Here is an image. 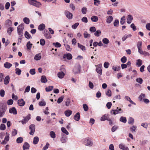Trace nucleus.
Listing matches in <instances>:
<instances>
[{
	"instance_id": "28",
	"label": "nucleus",
	"mask_w": 150,
	"mask_h": 150,
	"mask_svg": "<svg viewBox=\"0 0 150 150\" xmlns=\"http://www.w3.org/2000/svg\"><path fill=\"white\" fill-rule=\"evenodd\" d=\"M45 25L44 24H40L38 27V29L40 30H42L45 28Z\"/></svg>"
},
{
	"instance_id": "51",
	"label": "nucleus",
	"mask_w": 150,
	"mask_h": 150,
	"mask_svg": "<svg viewBox=\"0 0 150 150\" xmlns=\"http://www.w3.org/2000/svg\"><path fill=\"white\" fill-rule=\"evenodd\" d=\"M14 30V28L13 27H10L8 28L7 30V32L9 34L11 33V32Z\"/></svg>"
},
{
	"instance_id": "52",
	"label": "nucleus",
	"mask_w": 150,
	"mask_h": 150,
	"mask_svg": "<svg viewBox=\"0 0 150 150\" xmlns=\"http://www.w3.org/2000/svg\"><path fill=\"white\" fill-rule=\"evenodd\" d=\"M53 88V87L52 86H49L45 88L47 92H49L51 91Z\"/></svg>"
},
{
	"instance_id": "17",
	"label": "nucleus",
	"mask_w": 150,
	"mask_h": 150,
	"mask_svg": "<svg viewBox=\"0 0 150 150\" xmlns=\"http://www.w3.org/2000/svg\"><path fill=\"white\" fill-rule=\"evenodd\" d=\"M29 147L30 146L29 144L27 142H25L23 145V150H25L26 149H29Z\"/></svg>"
},
{
	"instance_id": "2",
	"label": "nucleus",
	"mask_w": 150,
	"mask_h": 150,
	"mask_svg": "<svg viewBox=\"0 0 150 150\" xmlns=\"http://www.w3.org/2000/svg\"><path fill=\"white\" fill-rule=\"evenodd\" d=\"M28 2L29 4L37 7H40L42 5L40 2L37 1L35 0H28Z\"/></svg>"
},
{
	"instance_id": "40",
	"label": "nucleus",
	"mask_w": 150,
	"mask_h": 150,
	"mask_svg": "<svg viewBox=\"0 0 150 150\" xmlns=\"http://www.w3.org/2000/svg\"><path fill=\"white\" fill-rule=\"evenodd\" d=\"M61 131L64 133L66 134L67 135H68L69 134L67 130L66 129L63 127L61 128Z\"/></svg>"
},
{
	"instance_id": "35",
	"label": "nucleus",
	"mask_w": 150,
	"mask_h": 150,
	"mask_svg": "<svg viewBox=\"0 0 150 150\" xmlns=\"http://www.w3.org/2000/svg\"><path fill=\"white\" fill-rule=\"evenodd\" d=\"M101 32L100 30H98L94 33V35L96 37H99L101 35Z\"/></svg>"
},
{
	"instance_id": "56",
	"label": "nucleus",
	"mask_w": 150,
	"mask_h": 150,
	"mask_svg": "<svg viewBox=\"0 0 150 150\" xmlns=\"http://www.w3.org/2000/svg\"><path fill=\"white\" fill-rule=\"evenodd\" d=\"M83 107L84 110L85 111H87L88 110V107L86 104H83Z\"/></svg>"
},
{
	"instance_id": "24",
	"label": "nucleus",
	"mask_w": 150,
	"mask_h": 150,
	"mask_svg": "<svg viewBox=\"0 0 150 150\" xmlns=\"http://www.w3.org/2000/svg\"><path fill=\"white\" fill-rule=\"evenodd\" d=\"M72 112L71 111L69 110H68L65 112L64 113L65 115L66 116L69 117L71 115Z\"/></svg>"
},
{
	"instance_id": "41",
	"label": "nucleus",
	"mask_w": 150,
	"mask_h": 150,
	"mask_svg": "<svg viewBox=\"0 0 150 150\" xmlns=\"http://www.w3.org/2000/svg\"><path fill=\"white\" fill-rule=\"evenodd\" d=\"M83 35L85 38H89L91 36L86 31L84 32Z\"/></svg>"
},
{
	"instance_id": "8",
	"label": "nucleus",
	"mask_w": 150,
	"mask_h": 150,
	"mask_svg": "<svg viewBox=\"0 0 150 150\" xmlns=\"http://www.w3.org/2000/svg\"><path fill=\"white\" fill-rule=\"evenodd\" d=\"M102 66L101 64H99L98 66L96 65V67H97V68L96 69V71L97 73L99 74L100 75H101L102 73V70L101 69V67Z\"/></svg>"
},
{
	"instance_id": "62",
	"label": "nucleus",
	"mask_w": 150,
	"mask_h": 150,
	"mask_svg": "<svg viewBox=\"0 0 150 150\" xmlns=\"http://www.w3.org/2000/svg\"><path fill=\"white\" fill-rule=\"evenodd\" d=\"M142 45V42L141 41L138 42L137 44V46L138 49L141 48Z\"/></svg>"
},
{
	"instance_id": "45",
	"label": "nucleus",
	"mask_w": 150,
	"mask_h": 150,
	"mask_svg": "<svg viewBox=\"0 0 150 150\" xmlns=\"http://www.w3.org/2000/svg\"><path fill=\"white\" fill-rule=\"evenodd\" d=\"M106 95L108 97L111 96V91L110 89H108L105 93Z\"/></svg>"
},
{
	"instance_id": "5",
	"label": "nucleus",
	"mask_w": 150,
	"mask_h": 150,
	"mask_svg": "<svg viewBox=\"0 0 150 150\" xmlns=\"http://www.w3.org/2000/svg\"><path fill=\"white\" fill-rule=\"evenodd\" d=\"M7 109V105L6 103L3 102L0 103V110L6 111Z\"/></svg>"
},
{
	"instance_id": "32",
	"label": "nucleus",
	"mask_w": 150,
	"mask_h": 150,
	"mask_svg": "<svg viewBox=\"0 0 150 150\" xmlns=\"http://www.w3.org/2000/svg\"><path fill=\"white\" fill-rule=\"evenodd\" d=\"M78 47H79L83 51H84L86 50V47L80 44L79 43H78Z\"/></svg>"
},
{
	"instance_id": "21",
	"label": "nucleus",
	"mask_w": 150,
	"mask_h": 150,
	"mask_svg": "<svg viewBox=\"0 0 150 150\" xmlns=\"http://www.w3.org/2000/svg\"><path fill=\"white\" fill-rule=\"evenodd\" d=\"M74 119L76 121H78L80 119V115L79 112L77 113L74 116Z\"/></svg>"
},
{
	"instance_id": "18",
	"label": "nucleus",
	"mask_w": 150,
	"mask_h": 150,
	"mask_svg": "<svg viewBox=\"0 0 150 150\" xmlns=\"http://www.w3.org/2000/svg\"><path fill=\"white\" fill-rule=\"evenodd\" d=\"M125 99L130 102V103L134 105H136V103H134L130 99V98L127 96H126L125 97Z\"/></svg>"
},
{
	"instance_id": "1",
	"label": "nucleus",
	"mask_w": 150,
	"mask_h": 150,
	"mask_svg": "<svg viewBox=\"0 0 150 150\" xmlns=\"http://www.w3.org/2000/svg\"><path fill=\"white\" fill-rule=\"evenodd\" d=\"M24 25L23 23H21L17 27V33L20 37H21L23 35V31L24 29Z\"/></svg>"
},
{
	"instance_id": "13",
	"label": "nucleus",
	"mask_w": 150,
	"mask_h": 150,
	"mask_svg": "<svg viewBox=\"0 0 150 150\" xmlns=\"http://www.w3.org/2000/svg\"><path fill=\"white\" fill-rule=\"evenodd\" d=\"M9 112L10 113L13 114L14 115H16L17 114L16 110V108L14 107L9 109Z\"/></svg>"
},
{
	"instance_id": "23",
	"label": "nucleus",
	"mask_w": 150,
	"mask_h": 150,
	"mask_svg": "<svg viewBox=\"0 0 150 150\" xmlns=\"http://www.w3.org/2000/svg\"><path fill=\"white\" fill-rule=\"evenodd\" d=\"M10 81V78L9 76H6L4 79V83L5 85H7L8 84L9 82Z\"/></svg>"
},
{
	"instance_id": "11",
	"label": "nucleus",
	"mask_w": 150,
	"mask_h": 150,
	"mask_svg": "<svg viewBox=\"0 0 150 150\" xmlns=\"http://www.w3.org/2000/svg\"><path fill=\"white\" fill-rule=\"evenodd\" d=\"M72 57V55L69 53L64 54L63 56V59L67 58L68 60L71 59Z\"/></svg>"
},
{
	"instance_id": "34",
	"label": "nucleus",
	"mask_w": 150,
	"mask_h": 150,
	"mask_svg": "<svg viewBox=\"0 0 150 150\" xmlns=\"http://www.w3.org/2000/svg\"><path fill=\"white\" fill-rule=\"evenodd\" d=\"M47 80L46 77L44 76H42L41 77V81L42 83H45L47 82Z\"/></svg>"
},
{
	"instance_id": "46",
	"label": "nucleus",
	"mask_w": 150,
	"mask_h": 150,
	"mask_svg": "<svg viewBox=\"0 0 150 150\" xmlns=\"http://www.w3.org/2000/svg\"><path fill=\"white\" fill-rule=\"evenodd\" d=\"M120 66H113L112 69L114 70L115 71H119L120 69Z\"/></svg>"
},
{
	"instance_id": "60",
	"label": "nucleus",
	"mask_w": 150,
	"mask_h": 150,
	"mask_svg": "<svg viewBox=\"0 0 150 150\" xmlns=\"http://www.w3.org/2000/svg\"><path fill=\"white\" fill-rule=\"evenodd\" d=\"M64 45L67 50L69 51H71V48L70 46L69 45L67 44H64Z\"/></svg>"
},
{
	"instance_id": "47",
	"label": "nucleus",
	"mask_w": 150,
	"mask_h": 150,
	"mask_svg": "<svg viewBox=\"0 0 150 150\" xmlns=\"http://www.w3.org/2000/svg\"><path fill=\"white\" fill-rule=\"evenodd\" d=\"M145 97V95L144 94L141 93L139 97V99L141 101Z\"/></svg>"
},
{
	"instance_id": "20",
	"label": "nucleus",
	"mask_w": 150,
	"mask_h": 150,
	"mask_svg": "<svg viewBox=\"0 0 150 150\" xmlns=\"http://www.w3.org/2000/svg\"><path fill=\"white\" fill-rule=\"evenodd\" d=\"M12 64L8 62H6L4 64V67L7 69H9L12 66Z\"/></svg>"
},
{
	"instance_id": "25",
	"label": "nucleus",
	"mask_w": 150,
	"mask_h": 150,
	"mask_svg": "<svg viewBox=\"0 0 150 150\" xmlns=\"http://www.w3.org/2000/svg\"><path fill=\"white\" fill-rule=\"evenodd\" d=\"M24 35L25 37L28 39H29L30 38H31V35L27 31H26L24 34Z\"/></svg>"
},
{
	"instance_id": "36",
	"label": "nucleus",
	"mask_w": 150,
	"mask_h": 150,
	"mask_svg": "<svg viewBox=\"0 0 150 150\" xmlns=\"http://www.w3.org/2000/svg\"><path fill=\"white\" fill-rule=\"evenodd\" d=\"M125 16H124L121 18L120 23L121 25L124 24L125 22Z\"/></svg>"
},
{
	"instance_id": "54",
	"label": "nucleus",
	"mask_w": 150,
	"mask_h": 150,
	"mask_svg": "<svg viewBox=\"0 0 150 150\" xmlns=\"http://www.w3.org/2000/svg\"><path fill=\"white\" fill-rule=\"evenodd\" d=\"M46 105V103L43 100L40 101L39 103V105L41 106H45Z\"/></svg>"
},
{
	"instance_id": "37",
	"label": "nucleus",
	"mask_w": 150,
	"mask_h": 150,
	"mask_svg": "<svg viewBox=\"0 0 150 150\" xmlns=\"http://www.w3.org/2000/svg\"><path fill=\"white\" fill-rule=\"evenodd\" d=\"M50 135L52 138L54 139L56 137V134L53 131H51L50 133Z\"/></svg>"
},
{
	"instance_id": "6",
	"label": "nucleus",
	"mask_w": 150,
	"mask_h": 150,
	"mask_svg": "<svg viewBox=\"0 0 150 150\" xmlns=\"http://www.w3.org/2000/svg\"><path fill=\"white\" fill-rule=\"evenodd\" d=\"M6 135L4 139V140L2 141L1 144H5L8 141L9 139V134L8 133H6Z\"/></svg>"
},
{
	"instance_id": "50",
	"label": "nucleus",
	"mask_w": 150,
	"mask_h": 150,
	"mask_svg": "<svg viewBox=\"0 0 150 150\" xmlns=\"http://www.w3.org/2000/svg\"><path fill=\"white\" fill-rule=\"evenodd\" d=\"M23 141V139L22 137H18L16 140L17 142L18 143H21Z\"/></svg>"
},
{
	"instance_id": "59",
	"label": "nucleus",
	"mask_w": 150,
	"mask_h": 150,
	"mask_svg": "<svg viewBox=\"0 0 150 150\" xmlns=\"http://www.w3.org/2000/svg\"><path fill=\"white\" fill-rule=\"evenodd\" d=\"M45 42L44 39H41L40 40V45L43 46L45 44Z\"/></svg>"
},
{
	"instance_id": "31",
	"label": "nucleus",
	"mask_w": 150,
	"mask_h": 150,
	"mask_svg": "<svg viewBox=\"0 0 150 150\" xmlns=\"http://www.w3.org/2000/svg\"><path fill=\"white\" fill-rule=\"evenodd\" d=\"M39 140V138L38 137H34L33 140V144H38Z\"/></svg>"
},
{
	"instance_id": "64",
	"label": "nucleus",
	"mask_w": 150,
	"mask_h": 150,
	"mask_svg": "<svg viewBox=\"0 0 150 150\" xmlns=\"http://www.w3.org/2000/svg\"><path fill=\"white\" fill-rule=\"evenodd\" d=\"M78 23H76L72 26V28L73 29H76L79 25Z\"/></svg>"
},
{
	"instance_id": "3",
	"label": "nucleus",
	"mask_w": 150,
	"mask_h": 150,
	"mask_svg": "<svg viewBox=\"0 0 150 150\" xmlns=\"http://www.w3.org/2000/svg\"><path fill=\"white\" fill-rule=\"evenodd\" d=\"M84 143L87 146H91L93 145L92 140L89 138H86L84 139Z\"/></svg>"
},
{
	"instance_id": "33",
	"label": "nucleus",
	"mask_w": 150,
	"mask_h": 150,
	"mask_svg": "<svg viewBox=\"0 0 150 150\" xmlns=\"http://www.w3.org/2000/svg\"><path fill=\"white\" fill-rule=\"evenodd\" d=\"M41 57V56L40 54H36L34 57V59L36 60H40Z\"/></svg>"
},
{
	"instance_id": "43",
	"label": "nucleus",
	"mask_w": 150,
	"mask_h": 150,
	"mask_svg": "<svg viewBox=\"0 0 150 150\" xmlns=\"http://www.w3.org/2000/svg\"><path fill=\"white\" fill-rule=\"evenodd\" d=\"M102 41L103 43L105 44H108L110 42L109 41L108 39L106 38L103 39Z\"/></svg>"
},
{
	"instance_id": "4",
	"label": "nucleus",
	"mask_w": 150,
	"mask_h": 150,
	"mask_svg": "<svg viewBox=\"0 0 150 150\" xmlns=\"http://www.w3.org/2000/svg\"><path fill=\"white\" fill-rule=\"evenodd\" d=\"M123 111H122L121 108H119L117 107L115 110H112L110 111V113L111 114H113L114 115L122 113Z\"/></svg>"
},
{
	"instance_id": "10",
	"label": "nucleus",
	"mask_w": 150,
	"mask_h": 150,
	"mask_svg": "<svg viewBox=\"0 0 150 150\" xmlns=\"http://www.w3.org/2000/svg\"><path fill=\"white\" fill-rule=\"evenodd\" d=\"M67 139V137L66 135L64 134H62L61 135V137L60 139V141L62 143H64L66 142Z\"/></svg>"
},
{
	"instance_id": "19",
	"label": "nucleus",
	"mask_w": 150,
	"mask_h": 150,
	"mask_svg": "<svg viewBox=\"0 0 150 150\" xmlns=\"http://www.w3.org/2000/svg\"><path fill=\"white\" fill-rule=\"evenodd\" d=\"M113 18L112 16H108L107 17L106 22L108 23H110L112 21Z\"/></svg>"
},
{
	"instance_id": "15",
	"label": "nucleus",
	"mask_w": 150,
	"mask_h": 150,
	"mask_svg": "<svg viewBox=\"0 0 150 150\" xmlns=\"http://www.w3.org/2000/svg\"><path fill=\"white\" fill-rule=\"evenodd\" d=\"M136 65L137 67H140L142 63V61L140 59H138L136 60Z\"/></svg>"
},
{
	"instance_id": "27",
	"label": "nucleus",
	"mask_w": 150,
	"mask_h": 150,
	"mask_svg": "<svg viewBox=\"0 0 150 150\" xmlns=\"http://www.w3.org/2000/svg\"><path fill=\"white\" fill-rule=\"evenodd\" d=\"M44 36L47 39H50L51 38V36L47 30H46V32L44 34Z\"/></svg>"
},
{
	"instance_id": "58",
	"label": "nucleus",
	"mask_w": 150,
	"mask_h": 150,
	"mask_svg": "<svg viewBox=\"0 0 150 150\" xmlns=\"http://www.w3.org/2000/svg\"><path fill=\"white\" fill-rule=\"evenodd\" d=\"M0 129L1 130H4L6 129L5 125L3 124H1L0 125Z\"/></svg>"
},
{
	"instance_id": "63",
	"label": "nucleus",
	"mask_w": 150,
	"mask_h": 150,
	"mask_svg": "<svg viewBox=\"0 0 150 150\" xmlns=\"http://www.w3.org/2000/svg\"><path fill=\"white\" fill-rule=\"evenodd\" d=\"M121 62L123 63H125L127 61V58L125 56L123 57L121 59Z\"/></svg>"
},
{
	"instance_id": "39",
	"label": "nucleus",
	"mask_w": 150,
	"mask_h": 150,
	"mask_svg": "<svg viewBox=\"0 0 150 150\" xmlns=\"http://www.w3.org/2000/svg\"><path fill=\"white\" fill-rule=\"evenodd\" d=\"M134 119L132 117H130L129 119L128 123L130 124H132L134 123Z\"/></svg>"
},
{
	"instance_id": "16",
	"label": "nucleus",
	"mask_w": 150,
	"mask_h": 150,
	"mask_svg": "<svg viewBox=\"0 0 150 150\" xmlns=\"http://www.w3.org/2000/svg\"><path fill=\"white\" fill-rule=\"evenodd\" d=\"M119 148L123 150H129L128 148L125 146V145L122 144H120L119 145Z\"/></svg>"
},
{
	"instance_id": "42",
	"label": "nucleus",
	"mask_w": 150,
	"mask_h": 150,
	"mask_svg": "<svg viewBox=\"0 0 150 150\" xmlns=\"http://www.w3.org/2000/svg\"><path fill=\"white\" fill-rule=\"evenodd\" d=\"M16 74L18 75H20L21 74V70L19 69L18 68H16L15 69Z\"/></svg>"
},
{
	"instance_id": "7",
	"label": "nucleus",
	"mask_w": 150,
	"mask_h": 150,
	"mask_svg": "<svg viewBox=\"0 0 150 150\" xmlns=\"http://www.w3.org/2000/svg\"><path fill=\"white\" fill-rule=\"evenodd\" d=\"M29 128L30 130V132L29 134L30 135H33L34 132L35 131V126L34 125H31L29 127Z\"/></svg>"
},
{
	"instance_id": "61",
	"label": "nucleus",
	"mask_w": 150,
	"mask_h": 150,
	"mask_svg": "<svg viewBox=\"0 0 150 150\" xmlns=\"http://www.w3.org/2000/svg\"><path fill=\"white\" fill-rule=\"evenodd\" d=\"M87 11V8L85 7H83L82 8L81 12L83 14H85Z\"/></svg>"
},
{
	"instance_id": "26",
	"label": "nucleus",
	"mask_w": 150,
	"mask_h": 150,
	"mask_svg": "<svg viewBox=\"0 0 150 150\" xmlns=\"http://www.w3.org/2000/svg\"><path fill=\"white\" fill-rule=\"evenodd\" d=\"M58 77L60 78H63L64 76V74L63 72H59L57 74Z\"/></svg>"
},
{
	"instance_id": "9",
	"label": "nucleus",
	"mask_w": 150,
	"mask_h": 150,
	"mask_svg": "<svg viewBox=\"0 0 150 150\" xmlns=\"http://www.w3.org/2000/svg\"><path fill=\"white\" fill-rule=\"evenodd\" d=\"M65 14L67 18L69 19H71L72 18L73 14L69 11H65Z\"/></svg>"
},
{
	"instance_id": "55",
	"label": "nucleus",
	"mask_w": 150,
	"mask_h": 150,
	"mask_svg": "<svg viewBox=\"0 0 150 150\" xmlns=\"http://www.w3.org/2000/svg\"><path fill=\"white\" fill-rule=\"evenodd\" d=\"M53 45L57 47H59L61 46V45L58 42L53 43Z\"/></svg>"
},
{
	"instance_id": "44",
	"label": "nucleus",
	"mask_w": 150,
	"mask_h": 150,
	"mask_svg": "<svg viewBox=\"0 0 150 150\" xmlns=\"http://www.w3.org/2000/svg\"><path fill=\"white\" fill-rule=\"evenodd\" d=\"M136 81L137 82L139 83L140 84H142L143 82V79L141 78H139L136 79Z\"/></svg>"
},
{
	"instance_id": "48",
	"label": "nucleus",
	"mask_w": 150,
	"mask_h": 150,
	"mask_svg": "<svg viewBox=\"0 0 150 150\" xmlns=\"http://www.w3.org/2000/svg\"><path fill=\"white\" fill-rule=\"evenodd\" d=\"M119 21L117 19L115 20L113 23L115 27H117L118 26Z\"/></svg>"
},
{
	"instance_id": "22",
	"label": "nucleus",
	"mask_w": 150,
	"mask_h": 150,
	"mask_svg": "<svg viewBox=\"0 0 150 150\" xmlns=\"http://www.w3.org/2000/svg\"><path fill=\"white\" fill-rule=\"evenodd\" d=\"M109 116L108 114H105L104 115H103L100 118V120L101 121H103L106 120H108V117Z\"/></svg>"
},
{
	"instance_id": "38",
	"label": "nucleus",
	"mask_w": 150,
	"mask_h": 150,
	"mask_svg": "<svg viewBox=\"0 0 150 150\" xmlns=\"http://www.w3.org/2000/svg\"><path fill=\"white\" fill-rule=\"evenodd\" d=\"M33 45V44L30 43V41L28 42L26 45L27 47L28 50H30L32 46Z\"/></svg>"
},
{
	"instance_id": "12",
	"label": "nucleus",
	"mask_w": 150,
	"mask_h": 150,
	"mask_svg": "<svg viewBox=\"0 0 150 150\" xmlns=\"http://www.w3.org/2000/svg\"><path fill=\"white\" fill-rule=\"evenodd\" d=\"M133 20V17L131 15H128L127 18V23L128 24H130L131 23Z\"/></svg>"
},
{
	"instance_id": "57",
	"label": "nucleus",
	"mask_w": 150,
	"mask_h": 150,
	"mask_svg": "<svg viewBox=\"0 0 150 150\" xmlns=\"http://www.w3.org/2000/svg\"><path fill=\"white\" fill-rule=\"evenodd\" d=\"M29 72L31 75H34L35 74V69H31L30 70Z\"/></svg>"
},
{
	"instance_id": "49",
	"label": "nucleus",
	"mask_w": 150,
	"mask_h": 150,
	"mask_svg": "<svg viewBox=\"0 0 150 150\" xmlns=\"http://www.w3.org/2000/svg\"><path fill=\"white\" fill-rule=\"evenodd\" d=\"M120 120L124 123H126L127 121L126 118L123 117H121L120 118Z\"/></svg>"
},
{
	"instance_id": "29",
	"label": "nucleus",
	"mask_w": 150,
	"mask_h": 150,
	"mask_svg": "<svg viewBox=\"0 0 150 150\" xmlns=\"http://www.w3.org/2000/svg\"><path fill=\"white\" fill-rule=\"evenodd\" d=\"M91 20L93 22H96L98 20V18L96 16H93L91 18Z\"/></svg>"
},
{
	"instance_id": "53",
	"label": "nucleus",
	"mask_w": 150,
	"mask_h": 150,
	"mask_svg": "<svg viewBox=\"0 0 150 150\" xmlns=\"http://www.w3.org/2000/svg\"><path fill=\"white\" fill-rule=\"evenodd\" d=\"M64 96H62L59 97L57 100V102L58 103H60L63 100Z\"/></svg>"
},
{
	"instance_id": "14",
	"label": "nucleus",
	"mask_w": 150,
	"mask_h": 150,
	"mask_svg": "<svg viewBox=\"0 0 150 150\" xmlns=\"http://www.w3.org/2000/svg\"><path fill=\"white\" fill-rule=\"evenodd\" d=\"M18 105L20 106H23L25 104V102L23 99H21L18 100Z\"/></svg>"
},
{
	"instance_id": "30",
	"label": "nucleus",
	"mask_w": 150,
	"mask_h": 150,
	"mask_svg": "<svg viewBox=\"0 0 150 150\" xmlns=\"http://www.w3.org/2000/svg\"><path fill=\"white\" fill-rule=\"evenodd\" d=\"M23 21L25 23L28 24L30 23V20L28 18L25 17L23 18Z\"/></svg>"
}]
</instances>
